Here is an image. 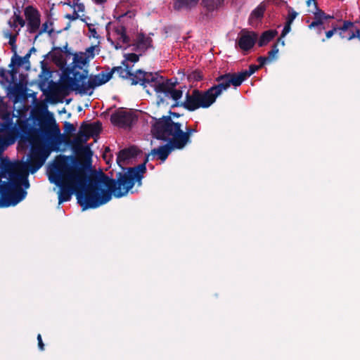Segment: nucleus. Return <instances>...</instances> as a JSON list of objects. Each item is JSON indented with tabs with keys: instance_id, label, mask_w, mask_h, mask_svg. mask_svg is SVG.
Returning <instances> with one entry per match:
<instances>
[{
	"instance_id": "5",
	"label": "nucleus",
	"mask_w": 360,
	"mask_h": 360,
	"mask_svg": "<svg viewBox=\"0 0 360 360\" xmlns=\"http://www.w3.org/2000/svg\"><path fill=\"white\" fill-rule=\"evenodd\" d=\"M155 120L150 130L153 136L158 140L173 142V145L177 149L176 140L181 124L174 122L171 116H162L159 119L155 118Z\"/></svg>"
},
{
	"instance_id": "1",
	"label": "nucleus",
	"mask_w": 360,
	"mask_h": 360,
	"mask_svg": "<svg viewBox=\"0 0 360 360\" xmlns=\"http://www.w3.org/2000/svg\"><path fill=\"white\" fill-rule=\"evenodd\" d=\"M53 132L56 134L55 144L62 143L70 146L78 156H83L84 160L73 155H60L56 162L49 167L48 176L51 183L59 187V204L69 201L72 194L78 188L84 187L88 181V176L91 171L92 151L90 146H83L81 136L77 134L73 139L60 134L58 125L54 123Z\"/></svg>"
},
{
	"instance_id": "38",
	"label": "nucleus",
	"mask_w": 360,
	"mask_h": 360,
	"mask_svg": "<svg viewBox=\"0 0 360 360\" xmlns=\"http://www.w3.org/2000/svg\"><path fill=\"white\" fill-rule=\"evenodd\" d=\"M160 79L161 81L157 82L156 84H163L169 89H175L176 85L179 84L176 79H175L174 81H173L172 79H167L164 81L163 77L160 76Z\"/></svg>"
},
{
	"instance_id": "26",
	"label": "nucleus",
	"mask_w": 360,
	"mask_h": 360,
	"mask_svg": "<svg viewBox=\"0 0 360 360\" xmlns=\"http://www.w3.org/2000/svg\"><path fill=\"white\" fill-rule=\"evenodd\" d=\"M278 34L276 30H269L264 32L258 41V46L262 47L271 41Z\"/></svg>"
},
{
	"instance_id": "8",
	"label": "nucleus",
	"mask_w": 360,
	"mask_h": 360,
	"mask_svg": "<svg viewBox=\"0 0 360 360\" xmlns=\"http://www.w3.org/2000/svg\"><path fill=\"white\" fill-rule=\"evenodd\" d=\"M155 91L158 94L157 104L160 105L166 103L168 104L167 99L172 98L174 103L171 105V108L181 106V103L178 101L182 97L183 91L181 89H169L163 84H155Z\"/></svg>"
},
{
	"instance_id": "31",
	"label": "nucleus",
	"mask_w": 360,
	"mask_h": 360,
	"mask_svg": "<svg viewBox=\"0 0 360 360\" xmlns=\"http://www.w3.org/2000/svg\"><path fill=\"white\" fill-rule=\"evenodd\" d=\"M259 69V66L256 65H250L249 66L248 70L241 71L238 72L237 75L241 82L243 83L248 77L254 74L257 70Z\"/></svg>"
},
{
	"instance_id": "13",
	"label": "nucleus",
	"mask_w": 360,
	"mask_h": 360,
	"mask_svg": "<svg viewBox=\"0 0 360 360\" xmlns=\"http://www.w3.org/2000/svg\"><path fill=\"white\" fill-rule=\"evenodd\" d=\"M135 119L131 112L123 110H117L110 116V122L122 128L130 127Z\"/></svg>"
},
{
	"instance_id": "9",
	"label": "nucleus",
	"mask_w": 360,
	"mask_h": 360,
	"mask_svg": "<svg viewBox=\"0 0 360 360\" xmlns=\"http://www.w3.org/2000/svg\"><path fill=\"white\" fill-rule=\"evenodd\" d=\"M0 177L9 176L7 182L17 183L19 174L25 172V165L20 162H11L7 158L0 159Z\"/></svg>"
},
{
	"instance_id": "3",
	"label": "nucleus",
	"mask_w": 360,
	"mask_h": 360,
	"mask_svg": "<svg viewBox=\"0 0 360 360\" xmlns=\"http://www.w3.org/2000/svg\"><path fill=\"white\" fill-rule=\"evenodd\" d=\"M110 79V75L102 72L98 75H91L88 77V70H84L81 73H75V77L69 78L68 82H60L55 84L53 89L56 93L64 96H68L70 91H75L81 95H91L92 91L88 93L89 89H94L97 86L105 84Z\"/></svg>"
},
{
	"instance_id": "57",
	"label": "nucleus",
	"mask_w": 360,
	"mask_h": 360,
	"mask_svg": "<svg viewBox=\"0 0 360 360\" xmlns=\"http://www.w3.org/2000/svg\"><path fill=\"white\" fill-rule=\"evenodd\" d=\"M40 63L43 72H50L48 68V64L44 60L41 61Z\"/></svg>"
},
{
	"instance_id": "63",
	"label": "nucleus",
	"mask_w": 360,
	"mask_h": 360,
	"mask_svg": "<svg viewBox=\"0 0 360 360\" xmlns=\"http://www.w3.org/2000/svg\"><path fill=\"white\" fill-rule=\"evenodd\" d=\"M149 156H150V154H148V155L146 157V158H145V160H144V161H143V163H141V164H140V165H138V166H141V165H143V166H144V167H145V173L146 172V163H147V162H148V161Z\"/></svg>"
},
{
	"instance_id": "36",
	"label": "nucleus",
	"mask_w": 360,
	"mask_h": 360,
	"mask_svg": "<svg viewBox=\"0 0 360 360\" xmlns=\"http://www.w3.org/2000/svg\"><path fill=\"white\" fill-rule=\"evenodd\" d=\"M27 170L26 168H25V172H22L19 174V177L18 178V182L17 184H22L25 187V188H27L30 186V184L27 179Z\"/></svg>"
},
{
	"instance_id": "41",
	"label": "nucleus",
	"mask_w": 360,
	"mask_h": 360,
	"mask_svg": "<svg viewBox=\"0 0 360 360\" xmlns=\"http://www.w3.org/2000/svg\"><path fill=\"white\" fill-rule=\"evenodd\" d=\"M15 22H18V25H19L21 27H22L25 25V23H26L25 20L21 16V12L19 8H17L15 11Z\"/></svg>"
},
{
	"instance_id": "42",
	"label": "nucleus",
	"mask_w": 360,
	"mask_h": 360,
	"mask_svg": "<svg viewBox=\"0 0 360 360\" xmlns=\"http://www.w3.org/2000/svg\"><path fill=\"white\" fill-rule=\"evenodd\" d=\"M24 64L22 60V57L19 56H13L11 58V64L9 65V67H13L16 65L17 67H20Z\"/></svg>"
},
{
	"instance_id": "52",
	"label": "nucleus",
	"mask_w": 360,
	"mask_h": 360,
	"mask_svg": "<svg viewBox=\"0 0 360 360\" xmlns=\"http://www.w3.org/2000/svg\"><path fill=\"white\" fill-rule=\"evenodd\" d=\"M86 25H87V26L89 27V32L91 34V36L93 37L96 38V39H98L99 38V35L97 34L96 29L92 27L93 25L92 24H89V23H87Z\"/></svg>"
},
{
	"instance_id": "17",
	"label": "nucleus",
	"mask_w": 360,
	"mask_h": 360,
	"mask_svg": "<svg viewBox=\"0 0 360 360\" xmlns=\"http://www.w3.org/2000/svg\"><path fill=\"white\" fill-rule=\"evenodd\" d=\"M257 37V34L255 32L242 30L237 44L241 50L248 51L255 44Z\"/></svg>"
},
{
	"instance_id": "4",
	"label": "nucleus",
	"mask_w": 360,
	"mask_h": 360,
	"mask_svg": "<svg viewBox=\"0 0 360 360\" xmlns=\"http://www.w3.org/2000/svg\"><path fill=\"white\" fill-rule=\"evenodd\" d=\"M54 123L56 121L51 114L46 121H40V128H29L27 126L20 127V137L26 140L30 145V148H45L42 139L46 141H53L55 142L56 134L53 132Z\"/></svg>"
},
{
	"instance_id": "19",
	"label": "nucleus",
	"mask_w": 360,
	"mask_h": 360,
	"mask_svg": "<svg viewBox=\"0 0 360 360\" xmlns=\"http://www.w3.org/2000/svg\"><path fill=\"white\" fill-rule=\"evenodd\" d=\"M174 148L176 147L173 145V142L169 141L163 146L152 149L150 155H158L159 160L165 161Z\"/></svg>"
},
{
	"instance_id": "40",
	"label": "nucleus",
	"mask_w": 360,
	"mask_h": 360,
	"mask_svg": "<svg viewBox=\"0 0 360 360\" xmlns=\"http://www.w3.org/2000/svg\"><path fill=\"white\" fill-rule=\"evenodd\" d=\"M278 45H277V43H275L272 46L271 51H269V53H268L267 58L269 59V60L270 62L272 61L273 60L276 59V54L278 53Z\"/></svg>"
},
{
	"instance_id": "46",
	"label": "nucleus",
	"mask_w": 360,
	"mask_h": 360,
	"mask_svg": "<svg viewBox=\"0 0 360 360\" xmlns=\"http://www.w3.org/2000/svg\"><path fill=\"white\" fill-rule=\"evenodd\" d=\"M8 25H9V27L11 28H12L15 32H16V30L18 29V22H15V12L13 13V16L10 18V20H8Z\"/></svg>"
},
{
	"instance_id": "61",
	"label": "nucleus",
	"mask_w": 360,
	"mask_h": 360,
	"mask_svg": "<svg viewBox=\"0 0 360 360\" xmlns=\"http://www.w3.org/2000/svg\"><path fill=\"white\" fill-rule=\"evenodd\" d=\"M75 6H77V13L79 11H84V5L82 3L79 4H75Z\"/></svg>"
},
{
	"instance_id": "27",
	"label": "nucleus",
	"mask_w": 360,
	"mask_h": 360,
	"mask_svg": "<svg viewBox=\"0 0 360 360\" xmlns=\"http://www.w3.org/2000/svg\"><path fill=\"white\" fill-rule=\"evenodd\" d=\"M115 72H117L120 77L123 79L130 78L131 79L132 77L135 75V74L132 73L130 70H126L123 68L122 66L113 67L111 70L108 72V75H110V79L112 77V75Z\"/></svg>"
},
{
	"instance_id": "15",
	"label": "nucleus",
	"mask_w": 360,
	"mask_h": 360,
	"mask_svg": "<svg viewBox=\"0 0 360 360\" xmlns=\"http://www.w3.org/2000/svg\"><path fill=\"white\" fill-rule=\"evenodd\" d=\"M358 22V21L354 22L349 20H345L343 25L339 27V34L340 37L348 40L357 37L360 40V28L356 26V23Z\"/></svg>"
},
{
	"instance_id": "39",
	"label": "nucleus",
	"mask_w": 360,
	"mask_h": 360,
	"mask_svg": "<svg viewBox=\"0 0 360 360\" xmlns=\"http://www.w3.org/2000/svg\"><path fill=\"white\" fill-rule=\"evenodd\" d=\"M20 29H18L16 30V32L15 34H12V33H10V32H5L4 33V36L6 37H8L9 38V41H8V44L10 45H14L15 44V42H16V39H17V37L18 35L19 34V32H20Z\"/></svg>"
},
{
	"instance_id": "11",
	"label": "nucleus",
	"mask_w": 360,
	"mask_h": 360,
	"mask_svg": "<svg viewBox=\"0 0 360 360\" xmlns=\"http://www.w3.org/2000/svg\"><path fill=\"white\" fill-rule=\"evenodd\" d=\"M216 81L218 84L210 88L217 98L221 95L223 91L226 90L231 85L237 87L242 84L236 72L221 75L216 78Z\"/></svg>"
},
{
	"instance_id": "50",
	"label": "nucleus",
	"mask_w": 360,
	"mask_h": 360,
	"mask_svg": "<svg viewBox=\"0 0 360 360\" xmlns=\"http://www.w3.org/2000/svg\"><path fill=\"white\" fill-rule=\"evenodd\" d=\"M297 13L296 11H294L292 10L289 11L288 15L287 17L286 21L290 22V23H292L295 18L297 17Z\"/></svg>"
},
{
	"instance_id": "37",
	"label": "nucleus",
	"mask_w": 360,
	"mask_h": 360,
	"mask_svg": "<svg viewBox=\"0 0 360 360\" xmlns=\"http://www.w3.org/2000/svg\"><path fill=\"white\" fill-rule=\"evenodd\" d=\"M0 77H1L0 83L2 86H6V84H11V80L8 79V72L4 68L0 69Z\"/></svg>"
},
{
	"instance_id": "12",
	"label": "nucleus",
	"mask_w": 360,
	"mask_h": 360,
	"mask_svg": "<svg viewBox=\"0 0 360 360\" xmlns=\"http://www.w3.org/2000/svg\"><path fill=\"white\" fill-rule=\"evenodd\" d=\"M86 55V53H83V52L73 53V61L71 66L65 68L63 70L61 82H68L69 78L75 77V73H80L76 69H82L84 65L89 63V60Z\"/></svg>"
},
{
	"instance_id": "48",
	"label": "nucleus",
	"mask_w": 360,
	"mask_h": 360,
	"mask_svg": "<svg viewBox=\"0 0 360 360\" xmlns=\"http://www.w3.org/2000/svg\"><path fill=\"white\" fill-rule=\"evenodd\" d=\"M96 46H91L86 49L85 52H83V53H86V56L88 57V59L93 58L94 57V50Z\"/></svg>"
},
{
	"instance_id": "29",
	"label": "nucleus",
	"mask_w": 360,
	"mask_h": 360,
	"mask_svg": "<svg viewBox=\"0 0 360 360\" xmlns=\"http://www.w3.org/2000/svg\"><path fill=\"white\" fill-rule=\"evenodd\" d=\"M199 0H176L174 8L176 10H180L183 8H191L195 6Z\"/></svg>"
},
{
	"instance_id": "24",
	"label": "nucleus",
	"mask_w": 360,
	"mask_h": 360,
	"mask_svg": "<svg viewBox=\"0 0 360 360\" xmlns=\"http://www.w3.org/2000/svg\"><path fill=\"white\" fill-rule=\"evenodd\" d=\"M315 11L314 12V20L309 25L311 29L312 27L321 26L323 25L325 13L318 7L317 3L314 2Z\"/></svg>"
},
{
	"instance_id": "34",
	"label": "nucleus",
	"mask_w": 360,
	"mask_h": 360,
	"mask_svg": "<svg viewBox=\"0 0 360 360\" xmlns=\"http://www.w3.org/2000/svg\"><path fill=\"white\" fill-rule=\"evenodd\" d=\"M187 79L191 82L200 81L203 79L202 72L198 70L191 71L187 74Z\"/></svg>"
},
{
	"instance_id": "59",
	"label": "nucleus",
	"mask_w": 360,
	"mask_h": 360,
	"mask_svg": "<svg viewBox=\"0 0 360 360\" xmlns=\"http://www.w3.org/2000/svg\"><path fill=\"white\" fill-rule=\"evenodd\" d=\"M37 340H38V346L41 350L44 349V345L42 342L41 336L40 334L37 335Z\"/></svg>"
},
{
	"instance_id": "22",
	"label": "nucleus",
	"mask_w": 360,
	"mask_h": 360,
	"mask_svg": "<svg viewBox=\"0 0 360 360\" xmlns=\"http://www.w3.org/2000/svg\"><path fill=\"white\" fill-rule=\"evenodd\" d=\"M8 95L11 94L14 96L13 102L17 103L25 94V89L20 84L15 83L13 86L8 84L7 86Z\"/></svg>"
},
{
	"instance_id": "53",
	"label": "nucleus",
	"mask_w": 360,
	"mask_h": 360,
	"mask_svg": "<svg viewBox=\"0 0 360 360\" xmlns=\"http://www.w3.org/2000/svg\"><path fill=\"white\" fill-rule=\"evenodd\" d=\"M338 31H339V27L333 26L332 30L326 32V36L329 39Z\"/></svg>"
},
{
	"instance_id": "35",
	"label": "nucleus",
	"mask_w": 360,
	"mask_h": 360,
	"mask_svg": "<svg viewBox=\"0 0 360 360\" xmlns=\"http://www.w3.org/2000/svg\"><path fill=\"white\" fill-rule=\"evenodd\" d=\"M49 25H51V26L53 25V22L50 21V20H47L46 22H45L44 23L42 24L41 30H39V33L34 37V40H36L38 38V37L44 32H47L49 36H51L52 34V33L53 32L54 30L53 28L48 30Z\"/></svg>"
},
{
	"instance_id": "43",
	"label": "nucleus",
	"mask_w": 360,
	"mask_h": 360,
	"mask_svg": "<svg viewBox=\"0 0 360 360\" xmlns=\"http://www.w3.org/2000/svg\"><path fill=\"white\" fill-rule=\"evenodd\" d=\"M139 56L134 53H126L124 55V58L132 63H136L139 60Z\"/></svg>"
},
{
	"instance_id": "25",
	"label": "nucleus",
	"mask_w": 360,
	"mask_h": 360,
	"mask_svg": "<svg viewBox=\"0 0 360 360\" xmlns=\"http://www.w3.org/2000/svg\"><path fill=\"white\" fill-rule=\"evenodd\" d=\"M136 41L138 42V47H141V51L145 52L148 49L153 47V40L150 37H146L142 32H140L136 36Z\"/></svg>"
},
{
	"instance_id": "32",
	"label": "nucleus",
	"mask_w": 360,
	"mask_h": 360,
	"mask_svg": "<svg viewBox=\"0 0 360 360\" xmlns=\"http://www.w3.org/2000/svg\"><path fill=\"white\" fill-rule=\"evenodd\" d=\"M0 116L4 122L1 124V129H9L13 125V117L8 111L4 112Z\"/></svg>"
},
{
	"instance_id": "54",
	"label": "nucleus",
	"mask_w": 360,
	"mask_h": 360,
	"mask_svg": "<svg viewBox=\"0 0 360 360\" xmlns=\"http://www.w3.org/2000/svg\"><path fill=\"white\" fill-rule=\"evenodd\" d=\"M79 17V14L77 13V11L75 10L74 11L72 14H67L65 15L66 18L71 20H75L77 19Z\"/></svg>"
},
{
	"instance_id": "55",
	"label": "nucleus",
	"mask_w": 360,
	"mask_h": 360,
	"mask_svg": "<svg viewBox=\"0 0 360 360\" xmlns=\"http://www.w3.org/2000/svg\"><path fill=\"white\" fill-rule=\"evenodd\" d=\"M7 110V105L4 102L3 98L0 97V114L3 113L4 112H6Z\"/></svg>"
},
{
	"instance_id": "23",
	"label": "nucleus",
	"mask_w": 360,
	"mask_h": 360,
	"mask_svg": "<svg viewBox=\"0 0 360 360\" xmlns=\"http://www.w3.org/2000/svg\"><path fill=\"white\" fill-rule=\"evenodd\" d=\"M51 56L52 60L58 65L63 67L66 64V61L63 58L62 49L60 47H53L52 51L45 56V58Z\"/></svg>"
},
{
	"instance_id": "33",
	"label": "nucleus",
	"mask_w": 360,
	"mask_h": 360,
	"mask_svg": "<svg viewBox=\"0 0 360 360\" xmlns=\"http://www.w3.org/2000/svg\"><path fill=\"white\" fill-rule=\"evenodd\" d=\"M115 33L120 36L119 40L124 44H129L130 41L129 37L127 35V29L123 25H120L115 28Z\"/></svg>"
},
{
	"instance_id": "44",
	"label": "nucleus",
	"mask_w": 360,
	"mask_h": 360,
	"mask_svg": "<svg viewBox=\"0 0 360 360\" xmlns=\"http://www.w3.org/2000/svg\"><path fill=\"white\" fill-rule=\"evenodd\" d=\"M78 134L81 136L84 143H86L89 139L91 137L84 129H82V125L80 126Z\"/></svg>"
},
{
	"instance_id": "30",
	"label": "nucleus",
	"mask_w": 360,
	"mask_h": 360,
	"mask_svg": "<svg viewBox=\"0 0 360 360\" xmlns=\"http://www.w3.org/2000/svg\"><path fill=\"white\" fill-rule=\"evenodd\" d=\"M266 7L264 5L260 4L251 13L249 21L250 24L253 23L254 20H260L263 18Z\"/></svg>"
},
{
	"instance_id": "20",
	"label": "nucleus",
	"mask_w": 360,
	"mask_h": 360,
	"mask_svg": "<svg viewBox=\"0 0 360 360\" xmlns=\"http://www.w3.org/2000/svg\"><path fill=\"white\" fill-rule=\"evenodd\" d=\"M196 132V129L191 127H186V131L181 130L179 128V133L178 136V140H176L177 149L184 148L186 145L190 141L191 136L193 133Z\"/></svg>"
},
{
	"instance_id": "47",
	"label": "nucleus",
	"mask_w": 360,
	"mask_h": 360,
	"mask_svg": "<svg viewBox=\"0 0 360 360\" xmlns=\"http://www.w3.org/2000/svg\"><path fill=\"white\" fill-rule=\"evenodd\" d=\"M64 129L66 133H72L76 130V128L73 124L65 122L64 123Z\"/></svg>"
},
{
	"instance_id": "16",
	"label": "nucleus",
	"mask_w": 360,
	"mask_h": 360,
	"mask_svg": "<svg viewBox=\"0 0 360 360\" xmlns=\"http://www.w3.org/2000/svg\"><path fill=\"white\" fill-rule=\"evenodd\" d=\"M160 78L158 73H153L145 72L142 70H136L135 75L131 78V84L136 85L140 83L141 86H146V84H149L150 82H155V84L160 80H158Z\"/></svg>"
},
{
	"instance_id": "18",
	"label": "nucleus",
	"mask_w": 360,
	"mask_h": 360,
	"mask_svg": "<svg viewBox=\"0 0 360 360\" xmlns=\"http://www.w3.org/2000/svg\"><path fill=\"white\" fill-rule=\"evenodd\" d=\"M140 150L135 146H131L127 148L122 149L119 151L117 157V163L121 167H123V164L126 160H130L136 157Z\"/></svg>"
},
{
	"instance_id": "49",
	"label": "nucleus",
	"mask_w": 360,
	"mask_h": 360,
	"mask_svg": "<svg viewBox=\"0 0 360 360\" xmlns=\"http://www.w3.org/2000/svg\"><path fill=\"white\" fill-rule=\"evenodd\" d=\"M292 23H290V22L286 21L285 26L283 29V31L281 32V37H284L290 31V26Z\"/></svg>"
},
{
	"instance_id": "14",
	"label": "nucleus",
	"mask_w": 360,
	"mask_h": 360,
	"mask_svg": "<svg viewBox=\"0 0 360 360\" xmlns=\"http://www.w3.org/2000/svg\"><path fill=\"white\" fill-rule=\"evenodd\" d=\"M24 14L27 21V32L30 33L36 32L41 24L39 12L32 6H28L25 8Z\"/></svg>"
},
{
	"instance_id": "64",
	"label": "nucleus",
	"mask_w": 360,
	"mask_h": 360,
	"mask_svg": "<svg viewBox=\"0 0 360 360\" xmlns=\"http://www.w3.org/2000/svg\"><path fill=\"white\" fill-rule=\"evenodd\" d=\"M127 61L129 60L125 58L124 60L122 61V65L124 67V69L129 70V65Z\"/></svg>"
},
{
	"instance_id": "28",
	"label": "nucleus",
	"mask_w": 360,
	"mask_h": 360,
	"mask_svg": "<svg viewBox=\"0 0 360 360\" xmlns=\"http://www.w3.org/2000/svg\"><path fill=\"white\" fill-rule=\"evenodd\" d=\"M224 0H202V4L207 11L218 10L224 4Z\"/></svg>"
},
{
	"instance_id": "45",
	"label": "nucleus",
	"mask_w": 360,
	"mask_h": 360,
	"mask_svg": "<svg viewBox=\"0 0 360 360\" xmlns=\"http://www.w3.org/2000/svg\"><path fill=\"white\" fill-rule=\"evenodd\" d=\"M11 70H8L7 72H8V75H10V77H11L10 80L12 84V83H15V82L16 80V75L18 73V70L15 68V66L11 67Z\"/></svg>"
},
{
	"instance_id": "2",
	"label": "nucleus",
	"mask_w": 360,
	"mask_h": 360,
	"mask_svg": "<svg viewBox=\"0 0 360 360\" xmlns=\"http://www.w3.org/2000/svg\"><path fill=\"white\" fill-rule=\"evenodd\" d=\"M122 169L124 172H118L115 179L109 177L101 169L91 172L86 185L74 193L83 210L108 202L112 195L115 198L126 195L136 183L139 186L141 185L145 174L143 165Z\"/></svg>"
},
{
	"instance_id": "56",
	"label": "nucleus",
	"mask_w": 360,
	"mask_h": 360,
	"mask_svg": "<svg viewBox=\"0 0 360 360\" xmlns=\"http://www.w3.org/2000/svg\"><path fill=\"white\" fill-rule=\"evenodd\" d=\"M124 16H128L129 18H132L133 16H134V13L131 11H127L125 13L120 15L119 17H117V20L120 22L121 21V19L122 18H124Z\"/></svg>"
},
{
	"instance_id": "6",
	"label": "nucleus",
	"mask_w": 360,
	"mask_h": 360,
	"mask_svg": "<svg viewBox=\"0 0 360 360\" xmlns=\"http://www.w3.org/2000/svg\"><path fill=\"white\" fill-rule=\"evenodd\" d=\"M217 96L211 88L206 91L193 89L192 92L186 94V99L181 103V106L189 111H194L199 108H207L216 101Z\"/></svg>"
},
{
	"instance_id": "21",
	"label": "nucleus",
	"mask_w": 360,
	"mask_h": 360,
	"mask_svg": "<svg viewBox=\"0 0 360 360\" xmlns=\"http://www.w3.org/2000/svg\"><path fill=\"white\" fill-rule=\"evenodd\" d=\"M81 124L82 129H84L91 137L98 136L102 130V124L100 121L91 124L83 122Z\"/></svg>"
},
{
	"instance_id": "51",
	"label": "nucleus",
	"mask_w": 360,
	"mask_h": 360,
	"mask_svg": "<svg viewBox=\"0 0 360 360\" xmlns=\"http://www.w3.org/2000/svg\"><path fill=\"white\" fill-rule=\"evenodd\" d=\"M257 61L259 63V65H258V66H259V68L263 67L266 63L270 62L269 60V59L267 58V57H264V56H259L257 58Z\"/></svg>"
},
{
	"instance_id": "62",
	"label": "nucleus",
	"mask_w": 360,
	"mask_h": 360,
	"mask_svg": "<svg viewBox=\"0 0 360 360\" xmlns=\"http://www.w3.org/2000/svg\"><path fill=\"white\" fill-rule=\"evenodd\" d=\"M30 57V53H27L24 57H22V62L25 63H29V58Z\"/></svg>"
},
{
	"instance_id": "10",
	"label": "nucleus",
	"mask_w": 360,
	"mask_h": 360,
	"mask_svg": "<svg viewBox=\"0 0 360 360\" xmlns=\"http://www.w3.org/2000/svg\"><path fill=\"white\" fill-rule=\"evenodd\" d=\"M50 151L46 148H30L29 160L25 165V168L32 174L36 172L44 164L46 160L49 157Z\"/></svg>"
},
{
	"instance_id": "60",
	"label": "nucleus",
	"mask_w": 360,
	"mask_h": 360,
	"mask_svg": "<svg viewBox=\"0 0 360 360\" xmlns=\"http://www.w3.org/2000/svg\"><path fill=\"white\" fill-rule=\"evenodd\" d=\"M127 46L124 48V49H126L127 47H129L131 46H133L134 48L132 49L133 51H141V47H138V42L136 40V42L133 44H127Z\"/></svg>"
},
{
	"instance_id": "58",
	"label": "nucleus",
	"mask_w": 360,
	"mask_h": 360,
	"mask_svg": "<svg viewBox=\"0 0 360 360\" xmlns=\"http://www.w3.org/2000/svg\"><path fill=\"white\" fill-rule=\"evenodd\" d=\"M62 49V53H64L66 56H72L73 53H72L70 50L68 49V43L65 44V45L61 48Z\"/></svg>"
},
{
	"instance_id": "7",
	"label": "nucleus",
	"mask_w": 360,
	"mask_h": 360,
	"mask_svg": "<svg viewBox=\"0 0 360 360\" xmlns=\"http://www.w3.org/2000/svg\"><path fill=\"white\" fill-rule=\"evenodd\" d=\"M27 195L25 189L17 183L3 182L0 186V207L15 205Z\"/></svg>"
}]
</instances>
